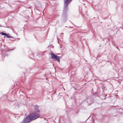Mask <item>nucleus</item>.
<instances>
[{
    "label": "nucleus",
    "instance_id": "1",
    "mask_svg": "<svg viewBox=\"0 0 123 123\" xmlns=\"http://www.w3.org/2000/svg\"><path fill=\"white\" fill-rule=\"evenodd\" d=\"M72 0H64V6L62 15V17L63 19H66L68 11V5Z\"/></svg>",
    "mask_w": 123,
    "mask_h": 123
},
{
    "label": "nucleus",
    "instance_id": "2",
    "mask_svg": "<svg viewBox=\"0 0 123 123\" xmlns=\"http://www.w3.org/2000/svg\"><path fill=\"white\" fill-rule=\"evenodd\" d=\"M30 116L33 120H35L39 117V112L38 111H34L31 113Z\"/></svg>",
    "mask_w": 123,
    "mask_h": 123
},
{
    "label": "nucleus",
    "instance_id": "3",
    "mask_svg": "<svg viewBox=\"0 0 123 123\" xmlns=\"http://www.w3.org/2000/svg\"><path fill=\"white\" fill-rule=\"evenodd\" d=\"M30 115L26 116L24 119L23 123H28L33 121Z\"/></svg>",
    "mask_w": 123,
    "mask_h": 123
},
{
    "label": "nucleus",
    "instance_id": "4",
    "mask_svg": "<svg viewBox=\"0 0 123 123\" xmlns=\"http://www.w3.org/2000/svg\"><path fill=\"white\" fill-rule=\"evenodd\" d=\"M50 55H51V58L55 59H54V60H55L59 62H60V59L61 58V57L60 56H57L55 54L52 52H51L50 53Z\"/></svg>",
    "mask_w": 123,
    "mask_h": 123
},
{
    "label": "nucleus",
    "instance_id": "5",
    "mask_svg": "<svg viewBox=\"0 0 123 123\" xmlns=\"http://www.w3.org/2000/svg\"><path fill=\"white\" fill-rule=\"evenodd\" d=\"M34 108L35 110V111H38L39 112V111L38 110V106L37 105H35L34 106Z\"/></svg>",
    "mask_w": 123,
    "mask_h": 123
},
{
    "label": "nucleus",
    "instance_id": "6",
    "mask_svg": "<svg viewBox=\"0 0 123 123\" xmlns=\"http://www.w3.org/2000/svg\"><path fill=\"white\" fill-rule=\"evenodd\" d=\"M0 34H1L2 35L4 36H5L6 35V33L3 32H1L0 33Z\"/></svg>",
    "mask_w": 123,
    "mask_h": 123
},
{
    "label": "nucleus",
    "instance_id": "7",
    "mask_svg": "<svg viewBox=\"0 0 123 123\" xmlns=\"http://www.w3.org/2000/svg\"><path fill=\"white\" fill-rule=\"evenodd\" d=\"M5 36H6L8 38L10 37L12 38H13L11 36H9L8 35V34H6V35Z\"/></svg>",
    "mask_w": 123,
    "mask_h": 123
},
{
    "label": "nucleus",
    "instance_id": "8",
    "mask_svg": "<svg viewBox=\"0 0 123 123\" xmlns=\"http://www.w3.org/2000/svg\"><path fill=\"white\" fill-rule=\"evenodd\" d=\"M63 34V33H61V34ZM63 36L62 35H61V36H60V37L61 38H62V37H63Z\"/></svg>",
    "mask_w": 123,
    "mask_h": 123
},
{
    "label": "nucleus",
    "instance_id": "9",
    "mask_svg": "<svg viewBox=\"0 0 123 123\" xmlns=\"http://www.w3.org/2000/svg\"><path fill=\"white\" fill-rule=\"evenodd\" d=\"M116 48H117L119 50V49H118V47H116Z\"/></svg>",
    "mask_w": 123,
    "mask_h": 123
},
{
    "label": "nucleus",
    "instance_id": "10",
    "mask_svg": "<svg viewBox=\"0 0 123 123\" xmlns=\"http://www.w3.org/2000/svg\"><path fill=\"white\" fill-rule=\"evenodd\" d=\"M1 26H2L1 25H0V27H1ZM3 26L4 27H5V26Z\"/></svg>",
    "mask_w": 123,
    "mask_h": 123
},
{
    "label": "nucleus",
    "instance_id": "11",
    "mask_svg": "<svg viewBox=\"0 0 123 123\" xmlns=\"http://www.w3.org/2000/svg\"><path fill=\"white\" fill-rule=\"evenodd\" d=\"M92 104V102H91L90 103V105H91Z\"/></svg>",
    "mask_w": 123,
    "mask_h": 123
},
{
    "label": "nucleus",
    "instance_id": "12",
    "mask_svg": "<svg viewBox=\"0 0 123 123\" xmlns=\"http://www.w3.org/2000/svg\"><path fill=\"white\" fill-rule=\"evenodd\" d=\"M7 55H6V54H5V56H7Z\"/></svg>",
    "mask_w": 123,
    "mask_h": 123
},
{
    "label": "nucleus",
    "instance_id": "13",
    "mask_svg": "<svg viewBox=\"0 0 123 123\" xmlns=\"http://www.w3.org/2000/svg\"><path fill=\"white\" fill-rule=\"evenodd\" d=\"M13 49H11V50H13Z\"/></svg>",
    "mask_w": 123,
    "mask_h": 123
},
{
    "label": "nucleus",
    "instance_id": "14",
    "mask_svg": "<svg viewBox=\"0 0 123 123\" xmlns=\"http://www.w3.org/2000/svg\"><path fill=\"white\" fill-rule=\"evenodd\" d=\"M9 50H6V51H9Z\"/></svg>",
    "mask_w": 123,
    "mask_h": 123
},
{
    "label": "nucleus",
    "instance_id": "15",
    "mask_svg": "<svg viewBox=\"0 0 123 123\" xmlns=\"http://www.w3.org/2000/svg\"><path fill=\"white\" fill-rule=\"evenodd\" d=\"M64 90H65V89H64Z\"/></svg>",
    "mask_w": 123,
    "mask_h": 123
}]
</instances>
